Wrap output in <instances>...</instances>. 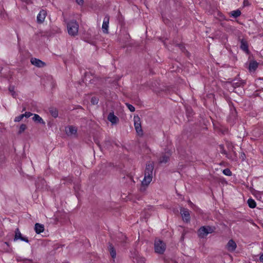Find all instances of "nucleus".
Instances as JSON below:
<instances>
[{"label": "nucleus", "mask_w": 263, "mask_h": 263, "mask_svg": "<svg viewBox=\"0 0 263 263\" xmlns=\"http://www.w3.org/2000/svg\"><path fill=\"white\" fill-rule=\"evenodd\" d=\"M30 62L32 65L39 68L43 67L46 65L44 62L36 58H31Z\"/></svg>", "instance_id": "nucleus-8"}, {"label": "nucleus", "mask_w": 263, "mask_h": 263, "mask_svg": "<svg viewBox=\"0 0 263 263\" xmlns=\"http://www.w3.org/2000/svg\"><path fill=\"white\" fill-rule=\"evenodd\" d=\"M134 122L135 128L141 126L140 119L139 116H135L134 117Z\"/></svg>", "instance_id": "nucleus-17"}, {"label": "nucleus", "mask_w": 263, "mask_h": 263, "mask_svg": "<svg viewBox=\"0 0 263 263\" xmlns=\"http://www.w3.org/2000/svg\"><path fill=\"white\" fill-rule=\"evenodd\" d=\"M258 67V63L255 62L253 61L250 63L249 69L250 71H254L256 69V68Z\"/></svg>", "instance_id": "nucleus-18"}, {"label": "nucleus", "mask_w": 263, "mask_h": 263, "mask_svg": "<svg viewBox=\"0 0 263 263\" xmlns=\"http://www.w3.org/2000/svg\"><path fill=\"white\" fill-rule=\"evenodd\" d=\"M241 14V12L239 10H234L231 12V16L234 17H237L240 16Z\"/></svg>", "instance_id": "nucleus-21"}, {"label": "nucleus", "mask_w": 263, "mask_h": 263, "mask_svg": "<svg viewBox=\"0 0 263 263\" xmlns=\"http://www.w3.org/2000/svg\"><path fill=\"white\" fill-rule=\"evenodd\" d=\"M109 251L110 252V254L112 258H115L116 257V252L115 250L114 249V247L110 245L109 247Z\"/></svg>", "instance_id": "nucleus-19"}, {"label": "nucleus", "mask_w": 263, "mask_h": 263, "mask_svg": "<svg viewBox=\"0 0 263 263\" xmlns=\"http://www.w3.org/2000/svg\"><path fill=\"white\" fill-rule=\"evenodd\" d=\"M20 239L22 241H25L26 242L28 243L29 240L27 237H23L19 229L17 228L15 231V236L14 238V241H17V240Z\"/></svg>", "instance_id": "nucleus-5"}, {"label": "nucleus", "mask_w": 263, "mask_h": 263, "mask_svg": "<svg viewBox=\"0 0 263 263\" xmlns=\"http://www.w3.org/2000/svg\"><path fill=\"white\" fill-rule=\"evenodd\" d=\"M34 230L37 234H40L44 231V226L43 224L36 223L34 226Z\"/></svg>", "instance_id": "nucleus-16"}, {"label": "nucleus", "mask_w": 263, "mask_h": 263, "mask_svg": "<svg viewBox=\"0 0 263 263\" xmlns=\"http://www.w3.org/2000/svg\"><path fill=\"white\" fill-rule=\"evenodd\" d=\"M109 17L108 15L105 16L102 26V31L105 33L108 32Z\"/></svg>", "instance_id": "nucleus-6"}, {"label": "nucleus", "mask_w": 263, "mask_h": 263, "mask_svg": "<svg viewBox=\"0 0 263 263\" xmlns=\"http://www.w3.org/2000/svg\"><path fill=\"white\" fill-rule=\"evenodd\" d=\"M67 29L68 34L71 36L77 35L79 25L76 21L72 20L67 23Z\"/></svg>", "instance_id": "nucleus-2"}, {"label": "nucleus", "mask_w": 263, "mask_h": 263, "mask_svg": "<svg viewBox=\"0 0 263 263\" xmlns=\"http://www.w3.org/2000/svg\"><path fill=\"white\" fill-rule=\"evenodd\" d=\"M171 155V152L170 151L166 152L164 154L160 157L159 162L160 163H166L169 160L170 157Z\"/></svg>", "instance_id": "nucleus-13"}, {"label": "nucleus", "mask_w": 263, "mask_h": 263, "mask_svg": "<svg viewBox=\"0 0 263 263\" xmlns=\"http://www.w3.org/2000/svg\"><path fill=\"white\" fill-rule=\"evenodd\" d=\"M220 148L221 149V151H220V152H221V153L225 154V152H224V151H223V146L220 145Z\"/></svg>", "instance_id": "nucleus-35"}, {"label": "nucleus", "mask_w": 263, "mask_h": 263, "mask_svg": "<svg viewBox=\"0 0 263 263\" xmlns=\"http://www.w3.org/2000/svg\"><path fill=\"white\" fill-rule=\"evenodd\" d=\"M50 112L54 118H57L58 116V111L56 109H52L50 110Z\"/></svg>", "instance_id": "nucleus-23"}, {"label": "nucleus", "mask_w": 263, "mask_h": 263, "mask_svg": "<svg viewBox=\"0 0 263 263\" xmlns=\"http://www.w3.org/2000/svg\"><path fill=\"white\" fill-rule=\"evenodd\" d=\"M32 120L36 123H40L43 125L45 124V121L43 119L37 114H33Z\"/></svg>", "instance_id": "nucleus-15"}, {"label": "nucleus", "mask_w": 263, "mask_h": 263, "mask_svg": "<svg viewBox=\"0 0 263 263\" xmlns=\"http://www.w3.org/2000/svg\"><path fill=\"white\" fill-rule=\"evenodd\" d=\"M23 118H24V115H23V114H22L16 117L14 119V121L15 122H20L23 119Z\"/></svg>", "instance_id": "nucleus-28"}, {"label": "nucleus", "mask_w": 263, "mask_h": 263, "mask_svg": "<svg viewBox=\"0 0 263 263\" xmlns=\"http://www.w3.org/2000/svg\"><path fill=\"white\" fill-rule=\"evenodd\" d=\"M24 117H26L27 118L31 117V116L33 115V114L30 112H26L25 114H23Z\"/></svg>", "instance_id": "nucleus-31"}, {"label": "nucleus", "mask_w": 263, "mask_h": 263, "mask_svg": "<svg viewBox=\"0 0 263 263\" xmlns=\"http://www.w3.org/2000/svg\"><path fill=\"white\" fill-rule=\"evenodd\" d=\"M236 243L232 239L228 241L226 246L227 250L230 252L234 251L236 249Z\"/></svg>", "instance_id": "nucleus-11"}, {"label": "nucleus", "mask_w": 263, "mask_h": 263, "mask_svg": "<svg viewBox=\"0 0 263 263\" xmlns=\"http://www.w3.org/2000/svg\"><path fill=\"white\" fill-rule=\"evenodd\" d=\"M180 213L184 221L186 222H189L190 221V215L187 209L184 208L181 209L180 210Z\"/></svg>", "instance_id": "nucleus-9"}, {"label": "nucleus", "mask_w": 263, "mask_h": 263, "mask_svg": "<svg viewBox=\"0 0 263 263\" xmlns=\"http://www.w3.org/2000/svg\"><path fill=\"white\" fill-rule=\"evenodd\" d=\"M214 228L209 226L202 227L198 230V236L201 238H204L208 234L213 233L214 231Z\"/></svg>", "instance_id": "nucleus-4"}, {"label": "nucleus", "mask_w": 263, "mask_h": 263, "mask_svg": "<svg viewBox=\"0 0 263 263\" xmlns=\"http://www.w3.org/2000/svg\"><path fill=\"white\" fill-rule=\"evenodd\" d=\"M154 165L152 163H149L146 165L145 170L144 177L141 182V191H144L145 189L144 187L147 186L151 182L153 178Z\"/></svg>", "instance_id": "nucleus-1"}, {"label": "nucleus", "mask_w": 263, "mask_h": 263, "mask_svg": "<svg viewBox=\"0 0 263 263\" xmlns=\"http://www.w3.org/2000/svg\"><path fill=\"white\" fill-rule=\"evenodd\" d=\"M76 1L79 5H83L84 3V0H76Z\"/></svg>", "instance_id": "nucleus-33"}, {"label": "nucleus", "mask_w": 263, "mask_h": 263, "mask_svg": "<svg viewBox=\"0 0 263 263\" xmlns=\"http://www.w3.org/2000/svg\"><path fill=\"white\" fill-rule=\"evenodd\" d=\"M4 245L7 246V248H5L4 247V249L5 250V251L7 252H10L12 251V248L10 247V245L8 242H5L4 243Z\"/></svg>", "instance_id": "nucleus-24"}, {"label": "nucleus", "mask_w": 263, "mask_h": 263, "mask_svg": "<svg viewBox=\"0 0 263 263\" xmlns=\"http://www.w3.org/2000/svg\"><path fill=\"white\" fill-rule=\"evenodd\" d=\"M154 249L156 253L162 254L166 249V245L163 241L156 239L155 241Z\"/></svg>", "instance_id": "nucleus-3"}, {"label": "nucleus", "mask_w": 263, "mask_h": 263, "mask_svg": "<svg viewBox=\"0 0 263 263\" xmlns=\"http://www.w3.org/2000/svg\"><path fill=\"white\" fill-rule=\"evenodd\" d=\"M47 15V12L44 10H42L40 11L39 13L37 15L36 20L38 23L41 24L44 22L46 16Z\"/></svg>", "instance_id": "nucleus-10"}, {"label": "nucleus", "mask_w": 263, "mask_h": 263, "mask_svg": "<svg viewBox=\"0 0 263 263\" xmlns=\"http://www.w3.org/2000/svg\"><path fill=\"white\" fill-rule=\"evenodd\" d=\"M66 134L69 136H76L77 133V128L73 126H68L66 127Z\"/></svg>", "instance_id": "nucleus-7"}, {"label": "nucleus", "mask_w": 263, "mask_h": 263, "mask_svg": "<svg viewBox=\"0 0 263 263\" xmlns=\"http://www.w3.org/2000/svg\"><path fill=\"white\" fill-rule=\"evenodd\" d=\"M126 105L130 111L133 112L135 111V107L132 105H130L129 104H126Z\"/></svg>", "instance_id": "nucleus-30"}, {"label": "nucleus", "mask_w": 263, "mask_h": 263, "mask_svg": "<svg viewBox=\"0 0 263 263\" xmlns=\"http://www.w3.org/2000/svg\"><path fill=\"white\" fill-rule=\"evenodd\" d=\"M26 125L24 124H22L21 125L20 127V129H19V130H18V133L19 134H21L23 132H24L25 131V130L26 129Z\"/></svg>", "instance_id": "nucleus-25"}, {"label": "nucleus", "mask_w": 263, "mask_h": 263, "mask_svg": "<svg viewBox=\"0 0 263 263\" xmlns=\"http://www.w3.org/2000/svg\"><path fill=\"white\" fill-rule=\"evenodd\" d=\"M259 260L260 262H263V253L260 255L259 257Z\"/></svg>", "instance_id": "nucleus-34"}, {"label": "nucleus", "mask_w": 263, "mask_h": 263, "mask_svg": "<svg viewBox=\"0 0 263 263\" xmlns=\"http://www.w3.org/2000/svg\"><path fill=\"white\" fill-rule=\"evenodd\" d=\"M248 204L250 208H254L256 205L255 201L251 198L248 200Z\"/></svg>", "instance_id": "nucleus-20"}, {"label": "nucleus", "mask_w": 263, "mask_h": 263, "mask_svg": "<svg viewBox=\"0 0 263 263\" xmlns=\"http://www.w3.org/2000/svg\"><path fill=\"white\" fill-rule=\"evenodd\" d=\"M107 119L112 124H116L119 121V119L116 116L114 112H110L108 116Z\"/></svg>", "instance_id": "nucleus-12"}, {"label": "nucleus", "mask_w": 263, "mask_h": 263, "mask_svg": "<svg viewBox=\"0 0 263 263\" xmlns=\"http://www.w3.org/2000/svg\"><path fill=\"white\" fill-rule=\"evenodd\" d=\"M137 263H145L144 258L142 257L138 258L137 259Z\"/></svg>", "instance_id": "nucleus-32"}, {"label": "nucleus", "mask_w": 263, "mask_h": 263, "mask_svg": "<svg viewBox=\"0 0 263 263\" xmlns=\"http://www.w3.org/2000/svg\"><path fill=\"white\" fill-rule=\"evenodd\" d=\"M135 129L136 130V132L138 134V135L142 136L143 135V131L142 129L141 126H140L139 127H136L135 128Z\"/></svg>", "instance_id": "nucleus-27"}, {"label": "nucleus", "mask_w": 263, "mask_h": 263, "mask_svg": "<svg viewBox=\"0 0 263 263\" xmlns=\"http://www.w3.org/2000/svg\"><path fill=\"white\" fill-rule=\"evenodd\" d=\"M222 172L226 176H230L232 175V172L229 168L223 170Z\"/></svg>", "instance_id": "nucleus-26"}, {"label": "nucleus", "mask_w": 263, "mask_h": 263, "mask_svg": "<svg viewBox=\"0 0 263 263\" xmlns=\"http://www.w3.org/2000/svg\"><path fill=\"white\" fill-rule=\"evenodd\" d=\"M9 90L11 92V96L15 98L17 96V93L14 91V87L13 86H10L9 87Z\"/></svg>", "instance_id": "nucleus-22"}, {"label": "nucleus", "mask_w": 263, "mask_h": 263, "mask_svg": "<svg viewBox=\"0 0 263 263\" xmlns=\"http://www.w3.org/2000/svg\"><path fill=\"white\" fill-rule=\"evenodd\" d=\"M99 99L96 97H92L91 99V102L93 105L97 104L98 103Z\"/></svg>", "instance_id": "nucleus-29"}, {"label": "nucleus", "mask_w": 263, "mask_h": 263, "mask_svg": "<svg viewBox=\"0 0 263 263\" xmlns=\"http://www.w3.org/2000/svg\"><path fill=\"white\" fill-rule=\"evenodd\" d=\"M241 45H240V48L241 50H242L243 51H245L246 53L249 52V49H248V44L247 42L244 40L242 39L241 40Z\"/></svg>", "instance_id": "nucleus-14"}]
</instances>
